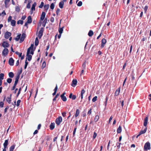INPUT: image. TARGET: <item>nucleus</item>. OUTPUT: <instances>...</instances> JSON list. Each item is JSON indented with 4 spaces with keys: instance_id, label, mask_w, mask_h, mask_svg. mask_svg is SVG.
<instances>
[{
    "instance_id": "f257e3e1",
    "label": "nucleus",
    "mask_w": 151,
    "mask_h": 151,
    "mask_svg": "<svg viewBox=\"0 0 151 151\" xmlns=\"http://www.w3.org/2000/svg\"><path fill=\"white\" fill-rule=\"evenodd\" d=\"M148 116H147L144 119V125L145 126V128L143 130H141L139 132V135H141L142 134H144L145 133L147 130V124L148 120Z\"/></svg>"
},
{
    "instance_id": "f03ea898",
    "label": "nucleus",
    "mask_w": 151,
    "mask_h": 151,
    "mask_svg": "<svg viewBox=\"0 0 151 151\" xmlns=\"http://www.w3.org/2000/svg\"><path fill=\"white\" fill-rule=\"evenodd\" d=\"M150 144L149 142H146L144 147V150L145 151H147L148 150H149L150 149Z\"/></svg>"
},
{
    "instance_id": "7ed1b4c3",
    "label": "nucleus",
    "mask_w": 151,
    "mask_h": 151,
    "mask_svg": "<svg viewBox=\"0 0 151 151\" xmlns=\"http://www.w3.org/2000/svg\"><path fill=\"white\" fill-rule=\"evenodd\" d=\"M62 117L61 116H59L56 119L55 122L57 125H59L60 123L62 122Z\"/></svg>"
},
{
    "instance_id": "20e7f679",
    "label": "nucleus",
    "mask_w": 151,
    "mask_h": 151,
    "mask_svg": "<svg viewBox=\"0 0 151 151\" xmlns=\"http://www.w3.org/2000/svg\"><path fill=\"white\" fill-rule=\"evenodd\" d=\"M44 31V28L42 27L41 28L40 30L39 31L38 34V37L39 39H40L42 35H43V33Z\"/></svg>"
},
{
    "instance_id": "39448f33",
    "label": "nucleus",
    "mask_w": 151,
    "mask_h": 151,
    "mask_svg": "<svg viewBox=\"0 0 151 151\" xmlns=\"http://www.w3.org/2000/svg\"><path fill=\"white\" fill-rule=\"evenodd\" d=\"M65 92H64L60 96L61 99L63 101H67V98L66 96H65Z\"/></svg>"
},
{
    "instance_id": "423d86ee",
    "label": "nucleus",
    "mask_w": 151,
    "mask_h": 151,
    "mask_svg": "<svg viewBox=\"0 0 151 151\" xmlns=\"http://www.w3.org/2000/svg\"><path fill=\"white\" fill-rule=\"evenodd\" d=\"M8 50L6 48H5L4 49L3 51L2 54L3 55L6 56L7 55V54L8 53Z\"/></svg>"
},
{
    "instance_id": "0eeeda50",
    "label": "nucleus",
    "mask_w": 151,
    "mask_h": 151,
    "mask_svg": "<svg viewBox=\"0 0 151 151\" xmlns=\"http://www.w3.org/2000/svg\"><path fill=\"white\" fill-rule=\"evenodd\" d=\"M78 81L77 79H74L72 81L71 85L73 87H75Z\"/></svg>"
},
{
    "instance_id": "6e6552de",
    "label": "nucleus",
    "mask_w": 151,
    "mask_h": 151,
    "mask_svg": "<svg viewBox=\"0 0 151 151\" xmlns=\"http://www.w3.org/2000/svg\"><path fill=\"white\" fill-rule=\"evenodd\" d=\"M106 40L104 38L103 39L101 40V48H103L104 47L106 43Z\"/></svg>"
},
{
    "instance_id": "1a4fd4ad",
    "label": "nucleus",
    "mask_w": 151,
    "mask_h": 151,
    "mask_svg": "<svg viewBox=\"0 0 151 151\" xmlns=\"http://www.w3.org/2000/svg\"><path fill=\"white\" fill-rule=\"evenodd\" d=\"M11 33L8 32H5L4 35V37L5 38L8 39L11 36Z\"/></svg>"
},
{
    "instance_id": "9d476101",
    "label": "nucleus",
    "mask_w": 151,
    "mask_h": 151,
    "mask_svg": "<svg viewBox=\"0 0 151 151\" xmlns=\"http://www.w3.org/2000/svg\"><path fill=\"white\" fill-rule=\"evenodd\" d=\"M9 45V43L6 41H4L2 43V46L4 48L8 47Z\"/></svg>"
},
{
    "instance_id": "9b49d317",
    "label": "nucleus",
    "mask_w": 151,
    "mask_h": 151,
    "mask_svg": "<svg viewBox=\"0 0 151 151\" xmlns=\"http://www.w3.org/2000/svg\"><path fill=\"white\" fill-rule=\"evenodd\" d=\"M14 60L12 58H9V63L10 65H13L14 64Z\"/></svg>"
},
{
    "instance_id": "f8f14e48",
    "label": "nucleus",
    "mask_w": 151,
    "mask_h": 151,
    "mask_svg": "<svg viewBox=\"0 0 151 151\" xmlns=\"http://www.w3.org/2000/svg\"><path fill=\"white\" fill-rule=\"evenodd\" d=\"M34 46V44H32L28 48L27 50V54L28 55L29 53H30V50H33V47Z\"/></svg>"
},
{
    "instance_id": "ddd939ff",
    "label": "nucleus",
    "mask_w": 151,
    "mask_h": 151,
    "mask_svg": "<svg viewBox=\"0 0 151 151\" xmlns=\"http://www.w3.org/2000/svg\"><path fill=\"white\" fill-rule=\"evenodd\" d=\"M46 14L44 12H43L42 13V14L40 17V20L41 21H42L44 19L45 16Z\"/></svg>"
},
{
    "instance_id": "4468645a",
    "label": "nucleus",
    "mask_w": 151,
    "mask_h": 151,
    "mask_svg": "<svg viewBox=\"0 0 151 151\" xmlns=\"http://www.w3.org/2000/svg\"><path fill=\"white\" fill-rule=\"evenodd\" d=\"M29 54L30 53H29L28 55H27V52L26 55V56H27V57L26 60H27H27L29 61H30L31 60L32 58V56L29 55Z\"/></svg>"
},
{
    "instance_id": "2eb2a0df",
    "label": "nucleus",
    "mask_w": 151,
    "mask_h": 151,
    "mask_svg": "<svg viewBox=\"0 0 151 151\" xmlns=\"http://www.w3.org/2000/svg\"><path fill=\"white\" fill-rule=\"evenodd\" d=\"M8 139L5 140V142L4 143L3 145L4 148H6L7 147V146L8 145Z\"/></svg>"
},
{
    "instance_id": "dca6fc26",
    "label": "nucleus",
    "mask_w": 151,
    "mask_h": 151,
    "mask_svg": "<svg viewBox=\"0 0 151 151\" xmlns=\"http://www.w3.org/2000/svg\"><path fill=\"white\" fill-rule=\"evenodd\" d=\"M120 90V88L119 87L116 90L115 93V96H117L119 95Z\"/></svg>"
},
{
    "instance_id": "f3484780",
    "label": "nucleus",
    "mask_w": 151,
    "mask_h": 151,
    "mask_svg": "<svg viewBox=\"0 0 151 151\" xmlns=\"http://www.w3.org/2000/svg\"><path fill=\"white\" fill-rule=\"evenodd\" d=\"M55 123H51L50 125V129L51 130L55 128Z\"/></svg>"
},
{
    "instance_id": "a211bd4d",
    "label": "nucleus",
    "mask_w": 151,
    "mask_h": 151,
    "mask_svg": "<svg viewBox=\"0 0 151 151\" xmlns=\"http://www.w3.org/2000/svg\"><path fill=\"white\" fill-rule=\"evenodd\" d=\"M28 23H31L32 22V19L30 16H29L27 18V22Z\"/></svg>"
},
{
    "instance_id": "6ab92c4d",
    "label": "nucleus",
    "mask_w": 151,
    "mask_h": 151,
    "mask_svg": "<svg viewBox=\"0 0 151 151\" xmlns=\"http://www.w3.org/2000/svg\"><path fill=\"white\" fill-rule=\"evenodd\" d=\"M12 94H11L10 95V97H7L6 99V101L8 102V103L10 104L11 103V97Z\"/></svg>"
},
{
    "instance_id": "aec40b11",
    "label": "nucleus",
    "mask_w": 151,
    "mask_h": 151,
    "mask_svg": "<svg viewBox=\"0 0 151 151\" xmlns=\"http://www.w3.org/2000/svg\"><path fill=\"white\" fill-rule=\"evenodd\" d=\"M80 114V110L79 109H77L76 112L75 116L76 117H77Z\"/></svg>"
},
{
    "instance_id": "412c9836",
    "label": "nucleus",
    "mask_w": 151,
    "mask_h": 151,
    "mask_svg": "<svg viewBox=\"0 0 151 151\" xmlns=\"http://www.w3.org/2000/svg\"><path fill=\"white\" fill-rule=\"evenodd\" d=\"M122 127L121 126H119L117 130V133H120L122 132Z\"/></svg>"
},
{
    "instance_id": "4be33fe9",
    "label": "nucleus",
    "mask_w": 151,
    "mask_h": 151,
    "mask_svg": "<svg viewBox=\"0 0 151 151\" xmlns=\"http://www.w3.org/2000/svg\"><path fill=\"white\" fill-rule=\"evenodd\" d=\"M64 5V1H61L59 4V6L61 9H62Z\"/></svg>"
},
{
    "instance_id": "5701e85b",
    "label": "nucleus",
    "mask_w": 151,
    "mask_h": 151,
    "mask_svg": "<svg viewBox=\"0 0 151 151\" xmlns=\"http://www.w3.org/2000/svg\"><path fill=\"white\" fill-rule=\"evenodd\" d=\"M16 22L14 20H12L11 21V24L13 26H14L15 25Z\"/></svg>"
},
{
    "instance_id": "b1692460",
    "label": "nucleus",
    "mask_w": 151,
    "mask_h": 151,
    "mask_svg": "<svg viewBox=\"0 0 151 151\" xmlns=\"http://www.w3.org/2000/svg\"><path fill=\"white\" fill-rule=\"evenodd\" d=\"M16 145L15 144L13 145L10 148L9 151H13L14 150L15 148Z\"/></svg>"
},
{
    "instance_id": "393cba45",
    "label": "nucleus",
    "mask_w": 151,
    "mask_h": 151,
    "mask_svg": "<svg viewBox=\"0 0 151 151\" xmlns=\"http://www.w3.org/2000/svg\"><path fill=\"white\" fill-rule=\"evenodd\" d=\"M93 34V32L91 30H90L88 33V35L90 37H91Z\"/></svg>"
},
{
    "instance_id": "a878e982",
    "label": "nucleus",
    "mask_w": 151,
    "mask_h": 151,
    "mask_svg": "<svg viewBox=\"0 0 151 151\" xmlns=\"http://www.w3.org/2000/svg\"><path fill=\"white\" fill-rule=\"evenodd\" d=\"M8 75L9 77L10 78H13L14 76V73L12 72H10L9 73Z\"/></svg>"
},
{
    "instance_id": "bb28decb",
    "label": "nucleus",
    "mask_w": 151,
    "mask_h": 151,
    "mask_svg": "<svg viewBox=\"0 0 151 151\" xmlns=\"http://www.w3.org/2000/svg\"><path fill=\"white\" fill-rule=\"evenodd\" d=\"M85 91L84 89H82L81 92V98L82 99L83 98V94L85 93Z\"/></svg>"
},
{
    "instance_id": "cd10ccee",
    "label": "nucleus",
    "mask_w": 151,
    "mask_h": 151,
    "mask_svg": "<svg viewBox=\"0 0 151 151\" xmlns=\"http://www.w3.org/2000/svg\"><path fill=\"white\" fill-rule=\"evenodd\" d=\"M21 36V34H19L17 36V37L15 38L14 39L15 40L17 41H18L20 39Z\"/></svg>"
},
{
    "instance_id": "c85d7f7f",
    "label": "nucleus",
    "mask_w": 151,
    "mask_h": 151,
    "mask_svg": "<svg viewBox=\"0 0 151 151\" xmlns=\"http://www.w3.org/2000/svg\"><path fill=\"white\" fill-rule=\"evenodd\" d=\"M39 44V41L37 37H36L35 41V45L36 46H37Z\"/></svg>"
},
{
    "instance_id": "c756f323",
    "label": "nucleus",
    "mask_w": 151,
    "mask_h": 151,
    "mask_svg": "<svg viewBox=\"0 0 151 151\" xmlns=\"http://www.w3.org/2000/svg\"><path fill=\"white\" fill-rule=\"evenodd\" d=\"M99 119V116L97 115L95 116L94 119V121L95 122H96Z\"/></svg>"
},
{
    "instance_id": "7c9ffc66",
    "label": "nucleus",
    "mask_w": 151,
    "mask_h": 151,
    "mask_svg": "<svg viewBox=\"0 0 151 151\" xmlns=\"http://www.w3.org/2000/svg\"><path fill=\"white\" fill-rule=\"evenodd\" d=\"M64 27H62L58 29V31L60 34H62L63 31V28Z\"/></svg>"
},
{
    "instance_id": "2f4dec72",
    "label": "nucleus",
    "mask_w": 151,
    "mask_h": 151,
    "mask_svg": "<svg viewBox=\"0 0 151 151\" xmlns=\"http://www.w3.org/2000/svg\"><path fill=\"white\" fill-rule=\"evenodd\" d=\"M49 7V5L47 4L44 6V9H48Z\"/></svg>"
},
{
    "instance_id": "473e14b6",
    "label": "nucleus",
    "mask_w": 151,
    "mask_h": 151,
    "mask_svg": "<svg viewBox=\"0 0 151 151\" xmlns=\"http://www.w3.org/2000/svg\"><path fill=\"white\" fill-rule=\"evenodd\" d=\"M4 73H1L0 74V80H3L4 78Z\"/></svg>"
},
{
    "instance_id": "72a5a7b5",
    "label": "nucleus",
    "mask_w": 151,
    "mask_h": 151,
    "mask_svg": "<svg viewBox=\"0 0 151 151\" xmlns=\"http://www.w3.org/2000/svg\"><path fill=\"white\" fill-rule=\"evenodd\" d=\"M23 21L22 20H20L17 21V24H20L22 25L23 24Z\"/></svg>"
},
{
    "instance_id": "f704fd0d",
    "label": "nucleus",
    "mask_w": 151,
    "mask_h": 151,
    "mask_svg": "<svg viewBox=\"0 0 151 151\" xmlns=\"http://www.w3.org/2000/svg\"><path fill=\"white\" fill-rule=\"evenodd\" d=\"M36 5V4L35 2L34 4L32 5L31 9H35V6Z\"/></svg>"
},
{
    "instance_id": "c9c22d12",
    "label": "nucleus",
    "mask_w": 151,
    "mask_h": 151,
    "mask_svg": "<svg viewBox=\"0 0 151 151\" xmlns=\"http://www.w3.org/2000/svg\"><path fill=\"white\" fill-rule=\"evenodd\" d=\"M134 73L133 72L132 73V74L131 75V79L132 81L134 80L135 79V78L134 77Z\"/></svg>"
},
{
    "instance_id": "e433bc0d",
    "label": "nucleus",
    "mask_w": 151,
    "mask_h": 151,
    "mask_svg": "<svg viewBox=\"0 0 151 151\" xmlns=\"http://www.w3.org/2000/svg\"><path fill=\"white\" fill-rule=\"evenodd\" d=\"M59 96V93H57L55 97L53 99V101H54L56 100V98H57L58 96Z\"/></svg>"
},
{
    "instance_id": "4c0bfd02",
    "label": "nucleus",
    "mask_w": 151,
    "mask_h": 151,
    "mask_svg": "<svg viewBox=\"0 0 151 151\" xmlns=\"http://www.w3.org/2000/svg\"><path fill=\"white\" fill-rule=\"evenodd\" d=\"M25 64L24 66V69H26L27 68V65H28V63L27 61V60H25Z\"/></svg>"
},
{
    "instance_id": "58836bf2",
    "label": "nucleus",
    "mask_w": 151,
    "mask_h": 151,
    "mask_svg": "<svg viewBox=\"0 0 151 151\" xmlns=\"http://www.w3.org/2000/svg\"><path fill=\"white\" fill-rule=\"evenodd\" d=\"M12 79L11 78H8L7 79V83H11Z\"/></svg>"
},
{
    "instance_id": "ea45409f",
    "label": "nucleus",
    "mask_w": 151,
    "mask_h": 151,
    "mask_svg": "<svg viewBox=\"0 0 151 151\" xmlns=\"http://www.w3.org/2000/svg\"><path fill=\"white\" fill-rule=\"evenodd\" d=\"M19 77H20V75H18L17 74V76L15 78V81H18L19 79Z\"/></svg>"
},
{
    "instance_id": "a19ab883",
    "label": "nucleus",
    "mask_w": 151,
    "mask_h": 151,
    "mask_svg": "<svg viewBox=\"0 0 151 151\" xmlns=\"http://www.w3.org/2000/svg\"><path fill=\"white\" fill-rule=\"evenodd\" d=\"M15 54H16L17 55H19V57H20L21 56V55H22V53H20L18 51H16L15 52Z\"/></svg>"
},
{
    "instance_id": "79ce46f5",
    "label": "nucleus",
    "mask_w": 151,
    "mask_h": 151,
    "mask_svg": "<svg viewBox=\"0 0 151 151\" xmlns=\"http://www.w3.org/2000/svg\"><path fill=\"white\" fill-rule=\"evenodd\" d=\"M97 96H95L92 99V101L93 102H95L97 100Z\"/></svg>"
},
{
    "instance_id": "37998d69",
    "label": "nucleus",
    "mask_w": 151,
    "mask_h": 151,
    "mask_svg": "<svg viewBox=\"0 0 151 151\" xmlns=\"http://www.w3.org/2000/svg\"><path fill=\"white\" fill-rule=\"evenodd\" d=\"M21 102V101L20 100H18L17 101V106L18 107L20 105V103Z\"/></svg>"
},
{
    "instance_id": "c03bdc74",
    "label": "nucleus",
    "mask_w": 151,
    "mask_h": 151,
    "mask_svg": "<svg viewBox=\"0 0 151 151\" xmlns=\"http://www.w3.org/2000/svg\"><path fill=\"white\" fill-rule=\"evenodd\" d=\"M97 135V133L96 132H94V133H93V139H95V138L96 137Z\"/></svg>"
},
{
    "instance_id": "a18cd8bd",
    "label": "nucleus",
    "mask_w": 151,
    "mask_h": 151,
    "mask_svg": "<svg viewBox=\"0 0 151 151\" xmlns=\"http://www.w3.org/2000/svg\"><path fill=\"white\" fill-rule=\"evenodd\" d=\"M31 2H29V1L28 2V3L27 6V9H29L30 8V3Z\"/></svg>"
},
{
    "instance_id": "49530a36",
    "label": "nucleus",
    "mask_w": 151,
    "mask_h": 151,
    "mask_svg": "<svg viewBox=\"0 0 151 151\" xmlns=\"http://www.w3.org/2000/svg\"><path fill=\"white\" fill-rule=\"evenodd\" d=\"M76 129H77V127H75L74 129L73 132V137L75 136V134Z\"/></svg>"
},
{
    "instance_id": "de8ad7c7",
    "label": "nucleus",
    "mask_w": 151,
    "mask_h": 151,
    "mask_svg": "<svg viewBox=\"0 0 151 151\" xmlns=\"http://www.w3.org/2000/svg\"><path fill=\"white\" fill-rule=\"evenodd\" d=\"M44 5V3L42 2H41L39 6V7L40 8H42Z\"/></svg>"
},
{
    "instance_id": "09e8293b",
    "label": "nucleus",
    "mask_w": 151,
    "mask_h": 151,
    "mask_svg": "<svg viewBox=\"0 0 151 151\" xmlns=\"http://www.w3.org/2000/svg\"><path fill=\"white\" fill-rule=\"evenodd\" d=\"M46 64L45 61H44L42 63V67L43 68H45L46 67Z\"/></svg>"
},
{
    "instance_id": "8fccbe9b",
    "label": "nucleus",
    "mask_w": 151,
    "mask_h": 151,
    "mask_svg": "<svg viewBox=\"0 0 151 151\" xmlns=\"http://www.w3.org/2000/svg\"><path fill=\"white\" fill-rule=\"evenodd\" d=\"M50 8L52 9H53L54 8V5L53 3L51 4Z\"/></svg>"
},
{
    "instance_id": "3c124183",
    "label": "nucleus",
    "mask_w": 151,
    "mask_h": 151,
    "mask_svg": "<svg viewBox=\"0 0 151 151\" xmlns=\"http://www.w3.org/2000/svg\"><path fill=\"white\" fill-rule=\"evenodd\" d=\"M24 38L23 37H21L20 38V43H21V42H23L24 40Z\"/></svg>"
},
{
    "instance_id": "603ef678",
    "label": "nucleus",
    "mask_w": 151,
    "mask_h": 151,
    "mask_svg": "<svg viewBox=\"0 0 151 151\" xmlns=\"http://www.w3.org/2000/svg\"><path fill=\"white\" fill-rule=\"evenodd\" d=\"M9 106H7L5 108L4 110V114L6 113L7 111V109H9Z\"/></svg>"
},
{
    "instance_id": "864d4df0",
    "label": "nucleus",
    "mask_w": 151,
    "mask_h": 151,
    "mask_svg": "<svg viewBox=\"0 0 151 151\" xmlns=\"http://www.w3.org/2000/svg\"><path fill=\"white\" fill-rule=\"evenodd\" d=\"M58 89V86H57V85L56 84V86L55 88L54 89V92H57Z\"/></svg>"
},
{
    "instance_id": "5fc2aeb1",
    "label": "nucleus",
    "mask_w": 151,
    "mask_h": 151,
    "mask_svg": "<svg viewBox=\"0 0 151 151\" xmlns=\"http://www.w3.org/2000/svg\"><path fill=\"white\" fill-rule=\"evenodd\" d=\"M86 66V63L85 62L84 63H83L82 64V66L83 69H85Z\"/></svg>"
},
{
    "instance_id": "6e6d98bb",
    "label": "nucleus",
    "mask_w": 151,
    "mask_h": 151,
    "mask_svg": "<svg viewBox=\"0 0 151 151\" xmlns=\"http://www.w3.org/2000/svg\"><path fill=\"white\" fill-rule=\"evenodd\" d=\"M4 105V103L3 102L1 101L0 102V107H3Z\"/></svg>"
},
{
    "instance_id": "4d7b16f0",
    "label": "nucleus",
    "mask_w": 151,
    "mask_h": 151,
    "mask_svg": "<svg viewBox=\"0 0 151 151\" xmlns=\"http://www.w3.org/2000/svg\"><path fill=\"white\" fill-rule=\"evenodd\" d=\"M22 68H20V70L18 72V73H17V74L20 75V74L22 73Z\"/></svg>"
},
{
    "instance_id": "13d9d810",
    "label": "nucleus",
    "mask_w": 151,
    "mask_h": 151,
    "mask_svg": "<svg viewBox=\"0 0 151 151\" xmlns=\"http://www.w3.org/2000/svg\"><path fill=\"white\" fill-rule=\"evenodd\" d=\"M82 4V3L81 1H79L77 4V5L78 6H81Z\"/></svg>"
},
{
    "instance_id": "bf43d9fd",
    "label": "nucleus",
    "mask_w": 151,
    "mask_h": 151,
    "mask_svg": "<svg viewBox=\"0 0 151 151\" xmlns=\"http://www.w3.org/2000/svg\"><path fill=\"white\" fill-rule=\"evenodd\" d=\"M12 17L11 16H9L8 19V22H9L10 21H11L12 19Z\"/></svg>"
},
{
    "instance_id": "052dcab7",
    "label": "nucleus",
    "mask_w": 151,
    "mask_h": 151,
    "mask_svg": "<svg viewBox=\"0 0 151 151\" xmlns=\"http://www.w3.org/2000/svg\"><path fill=\"white\" fill-rule=\"evenodd\" d=\"M6 14L4 11H4L1 14V15L2 16H5V15H6Z\"/></svg>"
},
{
    "instance_id": "680f3d73",
    "label": "nucleus",
    "mask_w": 151,
    "mask_h": 151,
    "mask_svg": "<svg viewBox=\"0 0 151 151\" xmlns=\"http://www.w3.org/2000/svg\"><path fill=\"white\" fill-rule=\"evenodd\" d=\"M54 18L52 17H51V18L50 19V22H54Z\"/></svg>"
},
{
    "instance_id": "e2e57ef3",
    "label": "nucleus",
    "mask_w": 151,
    "mask_h": 151,
    "mask_svg": "<svg viewBox=\"0 0 151 151\" xmlns=\"http://www.w3.org/2000/svg\"><path fill=\"white\" fill-rule=\"evenodd\" d=\"M76 97L75 95H73L71 99H72L73 100H75L76 99Z\"/></svg>"
},
{
    "instance_id": "0e129e2a",
    "label": "nucleus",
    "mask_w": 151,
    "mask_h": 151,
    "mask_svg": "<svg viewBox=\"0 0 151 151\" xmlns=\"http://www.w3.org/2000/svg\"><path fill=\"white\" fill-rule=\"evenodd\" d=\"M62 115L63 117H65L66 116V113L65 112H63L62 113Z\"/></svg>"
},
{
    "instance_id": "69168bd1",
    "label": "nucleus",
    "mask_w": 151,
    "mask_h": 151,
    "mask_svg": "<svg viewBox=\"0 0 151 151\" xmlns=\"http://www.w3.org/2000/svg\"><path fill=\"white\" fill-rule=\"evenodd\" d=\"M108 99V97L107 96H106V101H105V106H106L107 105V101Z\"/></svg>"
},
{
    "instance_id": "338daca9",
    "label": "nucleus",
    "mask_w": 151,
    "mask_h": 151,
    "mask_svg": "<svg viewBox=\"0 0 151 151\" xmlns=\"http://www.w3.org/2000/svg\"><path fill=\"white\" fill-rule=\"evenodd\" d=\"M91 113V109H90L88 112V114L90 115Z\"/></svg>"
},
{
    "instance_id": "774afa93",
    "label": "nucleus",
    "mask_w": 151,
    "mask_h": 151,
    "mask_svg": "<svg viewBox=\"0 0 151 151\" xmlns=\"http://www.w3.org/2000/svg\"><path fill=\"white\" fill-rule=\"evenodd\" d=\"M21 37L25 38L26 37V35L25 34L23 33L22 34Z\"/></svg>"
}]
</instances>
